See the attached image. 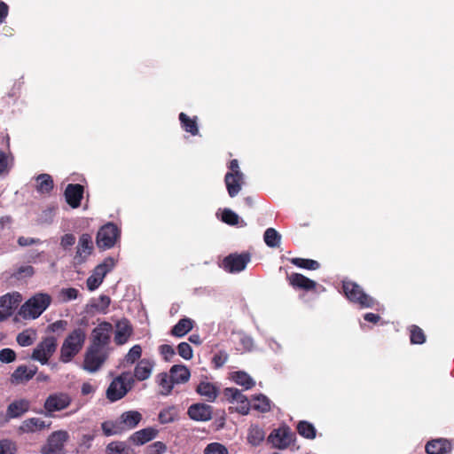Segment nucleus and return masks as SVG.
<instances>
[{"label":"nucleus","mask_w":454,"mask_h":454,"mask_svg":"<svg viewBox=\"0 0 454 454\" xmlns=\"http://www.w3.org/2000/svg\"><path fill=\"white\" fill-rule=\"evenodd\" d=\"M86 337L83 328L78 327L71 331L61 345L59 360L65 364L71 362L82 349Z\"/></svg>","instance_id":"f257e3e1"},{"label":"nucleus","mask_w":454,"mask_h":454,"mask_svg":"<svg viewBox=\"0 0 454 454\" xmlns=\"http://www.w3.org/2000/svg\"><path fill=\"white\" fill-rule=\"evenodd\" d=\"M51 301L52 298L50 294L37 293L21 305L19 314L24 319H35L49 308Z\"/></svg>","instance_id":"f03ea898"},{"label":"nucleus","mask_w":454,"mask_h":454,"mask_svg":"<svg viewBox=\"0 0 454 454\" xmlns=\"http://www.w3.org/2000/svg\"><path fill=\"white\" fill-rule=\"evenodd\" d=\"M342 289L348 301L358 304L361 308H373L377 304L375 299L365 294L356 282L343 281Z\"/></svg>","instance_id":"7ed1b4c3"},{"label":"nucleus","mask_w":454,"mask_h":454,"mask_svg":"<svg viewBox=\"0 0 454 454\" xmlns=\"http://www.w3.org/2000/svg\"><path fill=\"white\" fill-rule=\"evenodd\" d=\"M134 379L129 372H122L116 377L109 385L106 390V397L111 402L121 399L131 388Z\"/></svg>","instance_id":"20e7f679"},{"label":"nucleus","mask_w":454,"mask_h":454,"mask_svg":"<svg viewBox=\"0 0 454 454\" xmlns=\"http://www.w3.org/2000/svg\"><path fill=\"white\" fill-rule=\"evenodd\" d=\"M72 403V398L67 393L58 392L51 394L43 404L44 411H41L46 417H54L53 413L67 409Z\"/></svg>","instance_id":"39448f33"},{"label":"nucleus","mask_w":454,"mask_h":454,"mask_svg":"<svg viewBox=\"0 0 454 454\" xmlns=\"http://www.w3.org/2000/svg\"><path fill=\"white\" fill-rule=\"evenodd\" d=\"M119 237L120 230L118 227L113 223H108L98 230L96 244L99 249H110L115 245Z\"/></svg>","instance_id":"423d86ee"},{"label":"nucleus","mask_w":454,"mask_h":454,"mask_svg":"<svg viewBox=\"0 0 454 454\" xmlns=\"http://www.w3.org/2000/svg\"><path fill=\"white\" fill-rule=\"evenodd\" d=\"M69 434L65 430H58L51 433L47 442L42 447L43 454H65V443L68 441Z\"/></svg>","instance_id":"0eeeda50"},{"label":"nucleus","mask_w":454,"mask_h":454,"mask_svg":"<svg viewBox=\"0 0 454 454\" xmlns=\"http://www.w3.org/2000/svg\"><path fill=\"white\" fill-rule=\"evenodd\" d=\"M57 346L56 337L47 336L37 344L36 348L32 352L31 358L40 362L42 364H45L55 353Z\"/></svg>","instance_id":"6e6552de"},{"label":"nucleus","mask_w":454,"mask_h":454,"mask_svg":"<svg viewBox=\"0 0 454 454\" xmlns=\"http://www.w3.org/2000/svg\"><path fill=\"white\" fill-rule=\"evenodd\" d=\"M295 440V434L286 426L274 429L267 439L268 442H270L273 448L279 450L288 448Z\"/></svg>","instance_id":"1a4fd4ad"},{"label":"nucleus","mask_w":454,"mask_h":454,"mask_svg":"<svg viewBox=\"0 0 454 454\" xmlns=\"http://www.w3.org/2000/svg\"><path fill=\"white\" fill-rule=\"evenodd\" d=\"M115 265L114 258L107 257L104 262L93 270L92 274L87 278L86 285L90 291H94L102 284L105 277Z\"/></svg>","instance_id":"9d476101"},{"label":"nucleus","mask_w":454,"mask_h":454,"mask_svg":"<svg viewBox=\"0 0 454 454\" xmlns=\"http://www.w3.org/2000/svg\"><path fill=\"white\" fill-rule=\"evenodd\" d=\"M107 358L106 348L89 346L84 356L83 369L90 372H97Z\"/></svg>","instance_id":"9b49d317"},{"label":"nucleus","mask_w":454,"mask_h":454,"mask_svg":"<svg viewBox=\"0 0 454 454\" xmlns=\"http://www.w3.org/2000/svg\"><path fill=\"white\" fill-rule=\"evenodd\" d=\"M251 260V254L248 252L241 254H230L222 262V267L230 273H238L244 270Z\"/></svg>","instance_id":"f8f14e48"},{"label":"nucleus","mask_w":454,"mask_h":454,"mask_svg":"<svg viewBox=\"0 0 454 454\" xmlns=\"http://www.w3.org/2000/svg\"><path fill=\"white\" fill-rule=\"evenodd\" d=\"M223 394L228 402L237 404L236 411L242 415H247L249 413L252 404L247 397L243 395L239 389L235 387H226L224 388Z\"/></svg>","instance_id":"ddd939ff"},{"label":"nucleus","mask_w":454,"mask_h":454,"mask_svg":"<svg viewBox=\"0 0 454 454\" xmlns=\"http://www.w3.org/2000/svg\"><path fill=\"white\" fill-rule=\"evenodd\" d=\"M112 331L113 326L110 323L104 321L98 324L92 330L90 346L106 348L110 343Z\"/></svg>","instance_id":"4468645a"},{"label":"nucleus","mask_w":454,"mask_h":454,"mask_svg":"<svg viewBox=\"0 0 454 454\" xmlns=\"http://www.w3.org/2000/svg\"><path fill=\"white\" fill-rule=\"evenodd\" d=\"M74 260L76 263H84L94 251L92 237L89 233H82L78 240Z\"/></svg>","instance_id":"2eb2a0df"},{"label":"nucleus","mask_w":454,"mask_h":454,"mask_svg":"<svg viewBox=\"0 0 454 454\" xmlns=\"http://www.w3.org/2000/svg\"><path fill=\"white\" fill-rule=\"evenodd\" d=\"M189 418L195 421H208L212 419L213 407L204 403L192 404L187 411Z\"/></svg>","instance_id":"dca6fc26"},{"label":"nucleus","mask_w":454,"mask_h":454,"mask_svg":"<svg viewBox=\"0 0 454 454\" xmlns=\"http://www.w3.org/2000/svg\"><path fill=\"white\" fill-rule=\"evenodd\" d=\"M83 194L84 187L80 184H69L64 192L66 201L72 208H77L81 206Z\"/></svg>","instance_id":"f3484780"},{"label":"nucleus","mask_w":454,"mask_h":454,"mask_svg":"<svg viewBox=\"0 0 454 454\" xmlns=\"http://www.w3.org/2000/svg\"><path fill=\"white\" fill-rule=\"evenodd\" d=\"M452 448L451 441L446 438H436L427 442L425 450L427 454H449Z\"/></svg>","instance_id":"a211bd4d"},{"label":"nucleus","mask_w":454,"mask_h":454,"mask_svg":"<svg viewBox=\"0 0 454 454\" xmlns=\"http://www.w3.org/2000/svg\"><path fill=\"white\" fill-rule=\"evenodd\" d=\"M287 280L294 289H301L304 291H311L314 290L317 286V283L305 277L301 273H292L287 275Z\"/></svg>","instance_id":"6ab92c4d"},{"label":"nucleus","mask_w":454,"mask_h":454,"mask_svg":"<svg viewBox=\"0 0 454 454\" xmlns=\"http://www.w3.org/2000/svg\"><path fill=\"white\" fill-rule=\"evenodd\" d=\"M224 183L230 197L234 198L241 191L244 184V175H233L232 173H226L224 176Z\"/></svg>","instance_id":"aec40b11"},{"label":"nucleus","mask_w":454,"mask_h":454,"mask_svg":"<svg viewBox=\"0 0 454 454\" xmlns=\"http://www.w3.org/2000/svg\"><path fill=\"white\" fill-rule=\"evenodd\" d=\"M37 367L28 368L26 365H20L12 372L11 376V382L12 384L25 383L30 380L36 373Z\"/></svg>","instance_id":"412c9836"},{"label":"nucleus","mask_w":454,"mask_h":454,"mask_svg":"<svg viewBox=\"0 0 454 454\" xmlns=\"http://www.w3.org/2000/svg\"><path fill=\"white\" fill-rule=\"evenodd\" d=\"M158 434V429L153 427H146L132 434L129 437V441L136 445H143L154 439Z\"/></svg>","instance_id":"4be33fe9"},{"label":"nucleus","mask_w":454,"mask_h":454,"mask_svg":"<svg viewBox=\"0 0 454 454\" xmlns=\"http://www.w3.org/2000/svg\"><path fill=\"white\" fill-rule=\"evenodd\" d=\"M18 305V300L7 294L0 297V322L12 316L13 309Z\"/></svg>","instance_id":"5701e85b"},{"label":"nucleus","mask_w":454,"mask_h":454,"mask_svg":"<svg viewBox=\"0 0 454 454\" xmlns=\"http://www.w3.org/2000/svg\"><path fill=\"white\" fill-rule=\"evenodd\" d=\"M51 422H46L40 418H29L25 419L20 429L24 433H34L36 431H42L45 428H50Z\"/></svg>","instance_id":"b1692460"},{"label":"nucleus","mask_w":454,"mask_h":454,"mask_svg":"<svg viewBox=\"0 0 454 454\" xmlns=\"http://www.w3.org/2000/svg\"><path fill=\"white\" fill-rule=\"evenodd\" d=\"M132 333V326L126 318L119 320L116 324L114 340L117 344H124Z\"/></svg>","instance_id":"393cba45"},{"label":"nucleus","mask_w":454,"mask_h":454,"mask_svg":"<svg viewBox=\"0 0 454 454\" xmlns=\"http://www.w3.org/2000/svg\"><path fill=\"white\" fill-rule=\"evenodd\" d=\"M196 392L207 402H215L219 395V388L208 381H201L196 387Z\"/></svg>","instance_id":"a878e982"},{"label":"nucleus","mask_w":454,"mask_h":454,"mask_svg":"<svg viewBox=\"0 0 454 454\" xmlns=\"http://www.w3.org/2000/svg\"><path fill=\"white\" fill-rule=\"evenodd\" d=\"M153 362L148 359H141L134 369V377L139 381L147 380L153 372Z\"/></svg>","instance_id":"bb28decb"},{"label":"nucleus","mask_w":454,"mask_h":454,"mask_svg":"<svg viewBox=\"0 0 454 454\" xmlns=\"http://www.w3.org/2000/svg\"><path fill=\"white\" fill-rule=\"evenodd\" d=\"M119 419L122 427H124V431L126 432L135 428L139 424L142 419V415L139 411H129L123 412Z\"/></svg>","instance_id":"cd10ccee"},{"label":"nucleus","mask_w":454,"mask_h":454,"mask_svg":"<svg viewBox=\"0 0 454 454\" xmlns=\"http://www.w3.org/2000/svg\"><path fill=\"white\" fill-rule=\"evenodd\" d=\"M30 408V402L27 399H20L11 403L7 407L9 417L16 419L21 417Z\"/></svg>","instance_id":"c85d7f7f"},{"label":"nucleus","mask_w":454,"mask_h":454,"mask_svg":"<svg viewBox=\"0 0 454 454\" xmlns=\"http://www.w3.org/2000/svg\"><path fill=\"white\" fill-rule=\"evenodd\" d=\"M169 375L175 384H180L187 382L191 373L185 365L175 364L170 368Z\"/></svg>","instance_id":"c756f323"},{"label":"nucleus","mask_w":454,"mask_h":454,"mask_svg":"<svg viewBox=\"0 0 454 454\" xmlns=\"http://www.w3.org/2000/svg\"><path fill=\"white\" fill-rule=\"evenodd\" d=\"M36 191L41 194H49L54 187L52 177L49 174H40L36 176Z\"/></svg>","instance_id":"7c9ffc66"},{"label":"nucleus","mask_w":454,"mask_h":454,"mask_svg":"<svg viewBox=\"0 0 454 454\" xmlns=\"http://www.w3.org/2000/svg\"><path fill=\"white\" fill-rule=\"evenodd\" d=\"M101 429L104 435L112 436L116 434H121L124 433V427L121 423L120 419L116 420H106L101 424Z\"/></svg>","instance_id":"2f4dec72"},{"label":"nucleus","mask_w":454,"mask_h":454,"mask_svg":"<svg viewBox=\"0 0 454 454\" xmlns=\"http://www.w3.org/2000/svg\"><path fill=\"white\" fill-rule=\"evenodd\" d=\"M193 327V321L191 318L184 317L180 319L171 329V334L176 337H183L188 333Z\"/></svg>","instance_id":"473e14b6"},{"label":"nucleus","mask_w":454,"mask_h":454,"mask_svg":"<svg viewBox=\"0 0 454 454\" xmlns=\"http://www.w3.org/2000/svg\"><path fill=\"white\" fill-rule=\"evenodd\" d=\"M179 121L182 128L192 136L199 134L197 117L191 118L184 113L179 114Z\"/></svg>","instance_id":"72a5a7b5"},{"label":"nucleus","mask_w":454,"mask_h":454,"mask_svg":"<svg viewBox=\"0 0 454 454\" xmlns=\"http://www.w3.org/2000/svg\"><path fill=\"white\" fill-rule=\"evenodd\" d=\"M156 380L160 387V395H168L172 392L174 381L167 372H160L157 375Z\"/></svg>","instance_id":"f704fd0d"},{"label":"nucleus","mask_w":454,"mask_h":454,"mask_svg":"<svg viewBox=\"0 0 454 454\" xmlns=\"http://www.w3.org/2000/svg\"><path fill=\"white\" fill-rule=\"evenodd\" d=\"M106 451V454H136L126 442L121 441H114L108 443Z\"/></svg>","instance_id":"c9c22d12"},{"label":"nucleus","mask_w":454,"mask_h":454,"mask_svg":"<svg viewBox=\"0 0 454 454\" xmlns=\"http://www.w3.org/2000/svg\"><path fill=\"white\" fill-rule=\"evenodd\" d=\"M178 417L177 408L175 405L162 409L158 416L160 424H168L175 421Z\"/></svg>","instance_id":"e433bc0d"},{"label":"nucleus","mask_w":454,"mask_h":454,"mask_svg":"<svg viewBox=\"0 0 454 454\" xmlns=\"http://www.w3.org/2000/svg\"><path fill=\"white\" fill-rule=\"evenodd\" d=\"M232 380L246 389H250L255 385L254 380L247 372L241 371L233 372Z\"/></svg>","instance_id":"4c0bfd02"},{"label":"nucleus","mask_w":454,"mask_h":454,"mask_svg":"<svg viewBox=\"0 0 454 454\" xmlns=\"http://www.w3.org/2000/svg\"><path fill=\"white\" fill-rule=\"evenodd\" d=\"M296 429L299 434L304 438L312 440L316 437V428L311 423L308 421H300L297 425Z\"/></svg>","instance_id":"58836bf2"},{"label":"nucleus","mask_w":454,"mask_h":454,"mask_svg":"<svg viewBox=\"0 0 454 454\" xmlns=\"http://www.w3.org/2000/svg\"><path fill=\"white\" fill-rule=\"evenodd\" d=\"M252 408L261 411L268 412L270 411V401L264 395H258L252 399Z\"/></svg>","instance_id":"ea45409f"},{"label":"nucleus","mask_w":454,"mask_h":454,"mask_svg":"<svg viewBox=\"0 0 454 454\" xmlns=\"http://www.w3.org/2000/svg\"><path fill=\"white\" fill-rule=\"evenodd\" d=\"M410 334V341L411 344H423L426 341V335L424 331L416 325H411L408 327Z\"/></svg>","instance_id":"a19ab883"},{"label":"nucleus","mask_w":454,"mask_h":454,"mask_svg":"<svg viewBox=\"0 0 454 454\" xmlns=\"http://www.w3.org/2000/svg\"><path fill=\"white\" fill-rule=\"evenodd\" d=\"M36 333L32 329H26L17 335L16 340L21 347L32 345L35 340Z\"/></svg>","instance_id":"79ce46f5"},{"label":"nucleus","mask_w":454,"mask_h":454,"mask_svg":"<svg viewBox=\"0 0 454 454\" xmlns=\"http://www.w3.org/2000/svg\"><path fill=\"white\" fill-rule=\"evenodd\" d=\"M290 262L299 268L309 270H316L319 269L320 263L312 259H304V258H292L290 259Z\"/></svg>","instance_id":"37998d69"},{"label":"nucleus","mask_w":454,"mask_h":454,"mask_svg":"<svg viewBox=\"0 0 454 454\" xmlns=\"http://www.w3.org/2000/svg\"><path fill=\"white\" fill-rule=\"evenodd\" d=\"M266 245L270 247H278L280 245L281 236L274 228H268L263 235Z\"/></svg>","instance_id":"c03bdc74"},{"label":"nucleus","mask_w":454,"mask_h":454,"mask_svg":"<svg viewBox=\"0 0 454 454\" xmlns=\"http://www.w3.org/2000/svg\"><path fill=\"white\" fill-rule=\"evenodd\" d=\"M221 220L229 225H237L239 223V215L229 208H225L222 212Z\"/></svg>","instance_id":"a18cd8bd"},{"label":"nucleus","mask_w":454,"mask_h":454,"mask_svg":"<svg viewBox=\"0 0 454 454\" xmlns=\"http://www.w3.org/2000/svg\"><path fill=\"white\" fill-rule=\"evenodd\" d=\"M204 454H229V451L222 443L212 442L206 447Z\"/></svg>","instance_id":"49530a36"},{"label":"nucleus","mask_w":454,"mask_h":454,"mask_svg":"<svg viewBox=\"0 0 454 454\" xmlns=\"http://www.w3.org/2000/svg\"><path fill=\"white\" fill-rule=\"evenodd\" d=\"M79 291L76 288H62L59 292V297L63 302H68L72 300H75L78 297Z\"/></svg>","instance_id":"de8ad7c7"},{"label":"nucleus","mask_w":454,"mask_h":454,"mask_svg":"<svg viewBox=\"0 0 454 454\" xmlns=\"http://www.w3.org/2000/svg\"><path fill=\"white\" fill-rule=\"evenodd\" d=\"M264 439V432L259 427L251 428L248 434V441L253 445H258Z\"/></svg>","instance_id":"09e8293b"},{"label":"nucleus","mask_w":454,"mask_h":454,"mask_svg":"<svg viewBox=\"0 0 454 454\" xmlns=\"http://www.w3.org/2000/svg\"><path fill=\"white\" fill-rule=\"evenodd\" d=\"M111 299L109 296L102 294L99 296L97 303L93 304V308L100 313L106 314L110 306Z\"/></svg>","instance_id":"8fccbe9b"},{"label":"nucleus","mask_w":454,"mask_h":454,"mask_svg":"<svg viewBox=\"0 0 454 454\" xmlns=\"http://www.w3.org/2000/svg\"><path fill=\"white\" fill-rule=\"evenodd\" d=\"M142 355V348L139 345L133 346L125 356V360L128 364H134L137 361Z\"/></svg>","instance_id":"3c124183"},{"label":"nucleus","mask_w":454,"mask_h":454,"mask_svg":"<svg viewBox=\"0 0 454 454\" xmlns=\"http://www.w3.org/2000/svg\"><path fill=\"white\" fill-rule=\"evenodd\" d=\"M177 352L180 356L185 360L192 358L193 352L191 345L187 342H181L177 346Z\"/></svg>","instance_id":"603ef678"},{"label":"nucleus","mask_w":454,"mask_h":454,"mask_svg":"<svg viewBox=\"0 0 454 454\" xmlns=\"http://www.w3.org/2000/svg\"><path fill=\"white\" fill-rule=\"evenodd\" d=\"M167 451V445L160 441L154 442L147 446V454H164Z\"/></svg>","instance_id":"864d4df0"},{"label":"nucleus","mask_w":454,"mask_h":454,"mask_svg":"<svg viewBox=\"0 0 454 454\" xmlns=\"http://www.w3.org/2000/svg\"><path fill=\"white\" fill-rule=\"evenodd\" d=\"M35 274V269L30 265L20 266L13 274L17 279L30 278Z\"/></svg>","instance_id":"5fc2aeb1"},{"label":"nucleus","mask_w":454,"mask_h":454,"mask_svg":"<svg viewBox=\"0 0 454 454\" xmlns=\"http://www.w3.org/2000/svg\"><path fill=\"white\" fill-rule=\"evenodd\" d=\"M16 359V353L12 348H6L0 351V361L2 363H12Z\"/></svg>","instance_id":"6e6d98bb"},{"label":"nucleus","mask_w":454,"mask_h":454,"mask_svg":"<svg viewBox=\"0 0 454 454\" xmlns=\"http://www.w3.org/2000/svg\"><path fill=\"white\" fill-rule=\"evenodd\" d=\"M16 451L15 444L10 440L0 441V454H14Z\"/></svg>","instance_id":"4d7b16f0"},{"label":"nucleus","mask_w":454,"mask_h":454,"mask_svg":"<svg viewBox=\"0 0 454 454\" xmlns=\"http://www.w3.org/2000/svg\"><path fill=\"white\" fill-rule=\"evenodd\" d=\"M75 236L72 233H67L61 237L60 246L64 250L69 249L75 243Z\"/></svg>","instance_id":"13d9d810"},{"label":"nucleus","mask_w":454,"mask_h":454,"mask_svg":"<svg viewBox=\"0 0 454 454\" xmlns=\"http://www.w3.org/2000/svg\"><path fill=\"white\" fill-rule=\"evenodd\" d=\"M160 351L166 361H169L171 357H173L176 354L173 347L168 344H163L160 346Z\"/></svg>","instance_id":"bf43d9fd"},{"label":"nucleus","mask_w":454,"mask_h":454,"mask_svg":"<svg viewBox=\"0 0 454 454\" xmlns=\"http://www.w3.org/2000/svg\"><path fill=\"white\" fill-rule=\"evenodd\" d=\"M228 360V355L225 352H219L213 357V363L216 368L222 367Z\"/></svg>","instance_id":"052dcab7"},{"label":"nucleus","mask_w":454,"mask_h":454,"mask_svg":"<svg viewBox=\"0 0 454 454\" xmlns=\"http://www.w3.org/2000/svg\"><path fill=\"white\" fill-rule=\"evenodd\" d=\"M67 325V322L66 320H57L54 323L48 325V331L50 332H58L59 330H65Z\"/></svg>","instance_id":"680f3d73"},{"label":"nucleus","mask_w":454,"mask_h":454,"mask_svg":"<svg viewBox=\"0 0 454 454\" xmlns=\"http://www.w3.org/2000/svg\"><path fill=\"white\" fill-rule=\"evenodd\" d=\"M40 243V239L34 238L20 237L18 239V244L21 247L31 246L34 244Z\"/></svg>","instance_id":"e2e57ef3"},{"label":"nucleus","mask_w":454,"mask_h":454,"mask_svg":"<svg viewBox=\"0 0 454 454\" xmlns=\"http://www.w3.org/2000/svg\"><path fill=\"white\" fill-rule=\"evenodd\" d=\"M228 168H229L230 171H228L227 173H232L235 176H237V175H244L240 171L239 161L236 159H233V160H231L230 161Z\"/></svg>","instance_id":"0e129e2a"},{"label":"nucleus","mask_w":454,"mask_h":454,"mask_svg":"<svg viewBox=\"0 0 454 454\" xmlns=\"http://www.w3.org/2000/svg\"><path fill=\"white\" fill-rule=\"evenodd\" d=\"M9 12L8 5L0 0V24L4 22Z\"/></svg>","instance_id":"69168bd1"},{"label":"nucleus","mask_w":454,"mask_h":454,"mask_svg":"<svg viewBox=\"0 0 454 454\" xmlns=\"http://www.w3.org/2000/svg\"><path fill=\"white\" fill-rule=\"evenodd\" d=\"M240 343L242 344L244 349L248 351L252 349L254 344L252 338L246 335L240 337Z\"/></svg>","instance_id":"338daca9"},{"label":"nucleus","mask_w":454,"mask_h":454,"mask_svg":"<svg viewBox=\"0 0 454 454\" xmlns=\"http://www.w3.org/2000/svg\"><path fill=\"white\" fill-rule=\"evenodd\" d=\"M364 319L367 322L377 324L380 321V317L378 314L370 312V313L364 314Z\"/></svg>","instance_id":"774afa93"}]
</instances>
